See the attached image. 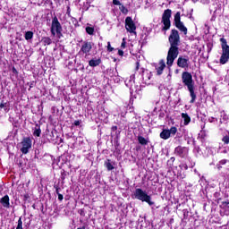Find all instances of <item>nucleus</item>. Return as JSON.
<instances>
[{
	"label": "nucleus",
	"mask_w": 229,
	"mask_h": 229,
	"mask_svg": "<svg viewBox=\"0 0 229 229\" xmlns=\"http://www.w3.org/2000/svg\"><path fill=\"white\" fill-rule=\"evenodd\" d=\"M182 83L186 85L190 96L191 98V103H194L196 101V93H194V81L192 80V74L188 72H183L182 74Z\"/></svg>",
	"instance_id": "nucleus-1"
},
{
	"label": "nucleus",
	"mask_w": 229,
	"mask_h": 229,
	"mask_svg": "<svg viewBox=\"0 0 229 229\" xmlns=\"http://www.w3.org/2000/svg\"><path fill=\"white\" fill-rule=\"evenodd\" d=\"M220 42L222 47V55L220 56L219 62L222 65H225V64H226L229 60V46L225 38H221Z\"/></svg>",
	"instance_id": "nucleus-2"
},
{
	"label": "nucleus",
	"mask_w": 229,
	"mask_h": 229,
	"mask_svg": "<svg viewBox=\"0 0 229 229\" xmlns=\"http://www.w3.org/2000/svg\"><path fill=\"white\" fill-rule=\"evenodd\" d=\"M134 196L136 199L148 203L150 207L151 205H155V202L151 200V196L148 195V193L142 191V189H136Z\"/></svg>",
	"instance_id": "nucleus-3"
},
{
	"label": "nucleus",
	"mask_w": 229,
	"mask_h": 229,
	"mask_svg": "<svg viewBox=\"0 0 229 229\" xmlns=\"http://www.w3.org/2000/svg\"><path fill=\"white\" fill-rule=\"evenodd\" d=\"M179 51H178V46H170V48L168 50L167 57H166V64L171 67L173 64L174 63V60L178 58Z\"/></svg>",
	"instance_id": "nucleus-4"
},
{
	"label": "nucleus",
	"mask_w": 229,
	"mask_h": 229,
	"mask_svg": "<svg viewBox=\"0 0 229 229\" xmlns=\"http://www.w3.org/2000/svg\"><path fill=\"white\" fill-rule=\"evenodd\" d=\"M162 22L164 24L163 30H167L171 28V9L165 10L162 16Z\"/></svg>",
	"instance_id": "nucleus-5"
},
{
	"label": "nucleus",
	"mask_w": 229,
	"mask_h": 229,
	"mask_svg": "<svg viewBox=\"0 0 229 229\" xmlns=\"http://www.w3.org/2000/svg\"><path fill=\"white\" fill-rule=\"evenodd\" d=\"M51 33L53 37L56 34L60 35L62 33V25L60 24V21H58V18L56 16L52 20Z\"/></svg>",
	"instance_id": "nucleus-6"
},
{
	"label": "nucleus",
	"mask_w": 229,
	"mask_h": 229,
	"mask_svg": "<svg viewBox=\"0 0 229 229\" xmlns=\"http://www.w3.org/2000/svg\"><path fill=\"white\" fill-rule=\"evenodd\" d=\"M168 40L170 46H180V34L178 30H172Z\"/></svg>",
	"instance_id": "nucleus-7"
},
{
	"label": "nucleus",
	"mask_w": 229,
	"mask_h": 229,
	"mask_svg": "<svg viewBox=\"0 0 229 229\" xmlns=\"http://www.w3.org/2000/svg\"><path fill=\"white\" fill-rule=\"evenodd\" d=\"M125 30L129 33H134V35H137V32L135 31L137 30V26H135V22L130 16L125 19Z\"/></svg>",
	"instance_id": "nucleus-8"
},
{
	"label": "nucleus",
	"mask_w": 229,
	"mask_h": 229,
	"mask_svg": "<svg viewBox=\"0 0 229 229\" xmlns=\"http://www.w3.org/2000/svg\"><path fill=\"white\" fill-rule=\"evenodd\" d=\"M174 22H175L176 28H178V30H180V31H182V33H184V35H187V28L185 27V25H183V22H182V21H180V12L175 13Z\"/></svg>",
	"instance_id": "nucleus-9"
},
{
	"label": "nucleus",
	"mask_w": 229,
	"mask_h": 229,
	"mask_svg": "<svg viewBox=\"0 0 229 229\" xmlns=\"http://www.w3.org/2000/svg\"><path fill=\"white\" fill-rule=\"evenodd\" d=\"M21 146H22V148H21V153H23V155H27L28 151L31 149V139L30 138L23 139V140L21 141Z\"/></svg>",
	"instance_id": "nucleus-10"
},
{
	"label": "nucleus",
	"mask_w": 229,
	"mask_h": 229,
	"mask_svg": "<svg viewBox=\"0 0 229 229\" xmlns=\"http://www.w3.org/2000/svg\"><path fill=\"white\" fill-rule=\"evenodd\" d=\"M91 50H92V43L84 42L81 48V53H83L84 55H88V53H90Z\"/></svg>",
	"instance_id": "nucleus-11"
},
{
	"label": "nucleus",
	"mask_w": 229,
	"mask_h": 229,
	"mask_svg": "<svg viewBox=\"0 0 229 229\" xmlns=\"http://www.w3.org/2000/svg\"><path fill=\"white\" fill-rule=\"evenodd\" d=\"M177 65L182 69H185V67H189V59L179 57L177 60Z\"/></svg>",
	"instance_id": "nucleus-12"
},
{
	"label": "nucleus",
	"mask_w": 229,
	"mask_h": 229,
	"mask_svg": "<svg viewBox=\"0 0 229 229\" xmlns=\"http://www.w3.org/2000/svg\"><path fill=\"white\" fill-rule=\"evenodd\" d=\"M0 203L3 205V207H4L5 208H10V197H8V195H5L4 197H3L0 200Z\"/></svg>",
	"instance_id": "nucleus-13"
},
{
	"label": "nucleus",
	"mask_w": 229,
	"mask_h": 229,
	"mask_svg": "<svg viewBox=\"0 0 229 229\" xmlns=\"http://www.w3.org/2000/svg\"><path fill=\"white\" fill-rule=\"evenodd\" d=\"M164 69H165V62H164V60H161L159 62V66L157 68V74L158 75L162 74Z\"/></svg>",
	"instance_id": "nucleus-14"
},
{
	"label": "nucleus",
	"mask_w": 229,
	"mask_h": 229,
	"mask_svg": "<svg viewBox=\"0 0 229 229\" xmlns=\"http://www.w3.org/2000/svg\"><path fill=\"white\" fill-rule=\"evenodd\" d=\"M101 64V59H91L89 63L90 67H98Z\"/></svg>",
	"instance_id": "nucleus-15"
},
{
	"label": "nucleus",
	"mask_w": 229,
	"mask_h": 229,
	"mask_svg": "<svg viewBox=\"0 0 229 229\" xmlns=\"http://www.w3.org/2000/svg\"><path fill=\"white\" fill-rule=\"evenodd\" d=\"M160 137H161V139H164L165 140H167V139H169V137H171V134L169 133V130H164L160 133Z\"/></svg>",
	"instance_id": "nucleus-16"
},
{
	"label": "nucleus",
	"mask_w": 229,
	"mask_h": 229,
	"mask_svg": "<svg viewBox=\"0 0 229 229\" xmlns=\"http://www.w3.org/2000/svg\"><path fill=\"white\" fill-rule=\"evenodd\" d=\"M182 117L184 121L183 124L185 126H187V124H189V123H191V117L189 116V114H184V113L182 114Z\"/></svg>",
	"instance_id": "nucleus-17"
},
{
	"label": "nucleus",
	"mask_w": 229,
	"mask_h": 229,
	"mask_svg": "<svg viewBox=\"0 0 229 229\" xmlns=\"http://www.w3.org/2000/svg\"><path fill=\"white\" fill-rule=\"evenodd\" d=\"M41 42H43L44 46H51V38L49 37H45L41 39Z\"/></svg>",
	"instance_id": "nucleus-18"
},
{
	"label": "nucleus",
	"mask_w": 229,
	"mask_h": 229,
	"mask_svg": "<svg viewBox=\"0 0 229 229\" xmlns=\"http://www.w3.org/2000/svg\"><path fill=\"white\" fill-rule=\"evenodd\" d=\"M138 140L142 146H146V144H148V140L142 136H139Z\"/></svg>",
	"instance_id": "nucleus-19"
},
{
	"label": "nucleus",
	"mask_w": 229,
	"mask_h": 229,
	"mask_svg": "<svg viewBox=\"0 0 229 229\" xmlns=\"http://www.w3.org/2000/svg\"><path fill=\"white\" fill-rule=\"evenodd\" d=\"M33 38V31H27L25 33V40H31Z\"/></svg>",
	"instance_id": "nucleus-20"
},
{
	"label": "nucleus",
	"mask_w": 229,
	"mask_h": 229,
	"mask_svg": "<svg viewBox=\"0 0 229 229\" xmlns=\"http://www.w3.org/2000/svg\"><path fill=\"white\" fill-rule=\"evenodd\" d=\"M86 32L88 33V35H94V28L87 27L86 28Z\"/></svg>",
	"instance_id": "nucleus-21"
},
{
	"label": "nucleus",
	"mask_w": 229,
	"mask_h": 229,
	"mask_svg": "<svg viewBox=\"0 0 229 229\" xmlns=\"http://www.w3.org/2000/svg\"><path fill=\"white\" fill-rule=\"evenodd\" d=\"M170 135H176V131H178V130L176 129V127H172L170 130H168Z\"/></svg>",
	"instance_id": "nucleus-22"
},
{
	"label": "nucleus",
	"mask_w": 229,
	"mask_h": 229,
	"mask_svg": "<svg viewBox=\"0 0 229 229\" xmlns=\"http://www.w3.org/2000/svg\"><path fill=\"white\" fill-rule=\"evenodd\" d=\"M106 167L108 171H112L114 169V165L110 163V161L106 163Z\"/></svg>",
	"instance_id": "nucleus-23"
},
{
	"label": "nucleus",
	"mask_w": 229,
	"mask_h": 229,
	"mask_svg": "<svg viewBox=\"0 0 229 229\" xmlns=\"http://www.w3.org/2000/svg\"><path fill=\"white\" fill-rule=\"evenodd\" d=\"M119 8H120L122 13H128V9H126V7H124V5H123V4H122V5H120Z\"/></svg>",
	"instance_id": "nucleus-24"
},
{
	"label": "nucleus",
	"mask_w": 229,
	"mask_h": 229,
	"mask_svg": "<svg viewBox=\"0 0 229 229\" xmlns=\"http://www.w3.org/2000/svg\"><path fill=\"white\" fill-rule=\"evenodd\" d=\"M16 229H22V218H19Z\"/></svg>",
	"instance_id": "nucleus-25"
},
{
	"label": "nucleus",
	"mask_w": 229,
	"mask_h": 229,
	"mask_svg": "<svg viewBox=\"0 0 229 229\" xmlns=\"http://www.w3.org/2000/svg\"><path fill=\"white\" fill-rule=\"evenodd\" d=\"M182 151H183V148H182V147H177L176 148H175V153H182Z\"/></svg>",
	"instance_id": "nucleus-26"
},
{
	"label": "nucleus",
	"mask_w": 229,
	"mask_h": 229,
	"mask_svg": "<svg viewBox=\"0 0 229 229\" xmlns=\"http://www.w3.org/2000/svg\"><path fill=\"white\" fill-rule=\"evenodd\" d=\"M222 140L225 143V144H229V137L228 136H225Z\"/></svg>",
	"instance_id": "nucleus-27"
},
{
	"label": "nucleus",
	"mask_w": 229,
	"mask_h": 229,
	"mask_svg": "<svg viewBox=\"0 0 229 229\" xmlns=\"http://www.w3.org/2000/svg\"><path fill=\"white\" fill-rule=\"evenodd\" d=\"M34 135H36V137H40V130L39 129L35 130Z\"/></svg>",
	"instance_id": "nucleus-28"
},
{
	"label": "nucleus",
	"mask_w": 229,
	"mask_h": 229,
	"mask_svg": "<svg viewBox=\"0 0 229 229\" xmlns=\"http://www.w3.org/2000/svg\"><path fill=\"white\" fill-rule=\"evenodd\" d=\"M113 4H115L117 6H121L122 5V4H121V2H119V0H113Z\"/></svg>",
	"instance_id": "nucleus-29"
},
{
	"label": "nucleus",
	"mask_w": 229,
	"mask_h": 229,
	"mask_svg": "<svg viewBox=\"0 0 229 229\" xmlns=\"http://www.w3.org/2000/svg\"><path fill=\"white\" fill-rule=\"evenodd\" d=\"M121 47H123V49H124V47H126V38H123Z\"/></svg>",
	"instance_id": "nucleus-30"
},
{
	"label": "nucleus",
	"mask_w": 229,
	"mask_h": 229,
	"mask_svg": "<svg viewBox=\"0 0 229 229\" xmlns=\"http://www.w3.org/2000/svg\"><path fill=\"white\" fill-rule=\"evenodd\" d=\"M107 49L109 51H114V47H112V46H110V42L107 43Z\"/></svg>",
	"instance_id": "nucleus-31"
},
{
	"label": "nucleus",
	"mask_w": 229,
	"mask_h": 229,
	"mask_svg": "<svg viewBox=\"0 0 229 229\" xmlns=\"http://www.w3.org/2000/svg\"><path fill=\"white\" fill-rule=\"evenodd\" d=\"M5 106H6V103L2 102L0 104V108H5Z\"/></svg>",
	"instance_id": "nucleus-32"
},
{
	"label": "nucleus",
	"mask_w": 229,
	"mask_h": 229,
	"mask_svg": "<svg viewBox=\"0 0 229 229\" xmlns=\"http://www.w3.org/2000/svg\"><path fill=\"white\" fill-rule=\"evenodd\" d=\"M58 199L62 201V199H64V195L58 193Z\"/></svg>",
	"instance_id": "nucleus-33"
},
{
	"label": "nucleus",
	"mask_w": 229,
	"mask_h": 229,
	"mask_svg": "<svg viewBox=\"0 0 229 229\" xmlns=\"http://www.w3.org/2000/svg\"><path fill=\"white\" fill-rule=\"evenodd\" d=\"M118 55L120 56H123L124 55V52L123 50H118Z\"/></svg>",
	"instance_id": "nucleus-34"
},
{
	"label": "nucleus",
	"mask_w": 229,
	"mask_h": 229,
	"mask_svg": "<svg viewBox=\"0 0 229 229\" xmlns=\"http://www.w3.org/2000/svg\"><path fill=\"white\" fill-rule=\"evenodd\" d=\"M74 124L75 126H80V121H75Z\"/></svg>",
	"instance_id": "nucleus-35"
},
{
	"label": "nucleus",
	"mask_w": 229,
	"mask_h": 229,
	"mask_svg": "<svg viewBox=\"0 0 229 229\" xmlns=\"http://www.w3.org/2000/svg\"><path fill=\"white\" fill-rule=\"evenodd\" d=\"M77 229H85V227H81V228H77Z\"/></svg>",
	"instance_id": "nucleus-36"
}]
</instances>
